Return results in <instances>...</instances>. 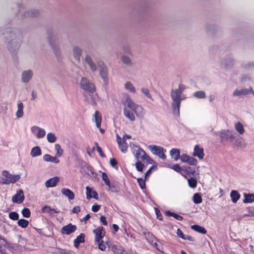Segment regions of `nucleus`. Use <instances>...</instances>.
<instances>
[{
    "mask_svg": "<svg viewBox=\"0 0 254 254\" xmlns=\"http://www.w3.org/2000/svg\"><path fill=\"white\" fill-rule=\"evenodd\" d=\"M1 34L7 42L9 51H15L19 48L22 41V36L18 29L7 27L1 32Z\"/></svg>",
    "mask_w": 254,
    "mask_h": 254,
    "instance_id": "1",
    "label": "nucleus"
},
{
    "mask_svg": "<svg viewBox=\"0 0 254 254\" xmlns=\"http://www.w3.org/2000/svg\"><path fill=\"white\" fill-rule=\"evenodd\" d=\"M41 154V149L38 146L33 147L30 152V155L33 157L40 156Z\"/></svg>",
    "mask_w": 254,
    "mask_h": 254,
    "instance_id": "31",
    "label": "nucleus"
},
{
    "mask_svg": "<svg viewBox=\"0 0 254 254\" xmlns=\"http://www.w3.org/2000/svg\"><path fill=\"white\" fill-rule=\"evenodd\" d=\"M119 148L122 152H126L127 149V144L125 140H123V142L121 144H118Z\"/></svg>",
    "mask_w": 254,
    "mask_h": 254,
    "instance_id": "49",
    "label": "nucleus"
},
{
    "mask_svg": "<svg viewBox=\"0 0 254 254\" xmlns=\"http://www.w3.org/2000/svg\"><path fill=\"white\" fill-rule=\"evenodd\" d=\"M171 169L178 173H181L183 175L182 172H184V170H187V167L183 166V167H181L178 164H177L172 166Z\"/></svg>",
    "mask_w": 254,
    "mask_h": 254,
    "instance_id": "40",
    "label": "nucleus"
},
{
    "mask_svg": "<svg viewBox=\"0 0 254 254\" xmlns=\"http://www.w3.org/2000/svg\"><path fill=\"white\" fill-rule=\"evenodd\" d=\"M123 112L124 116L128 119L129 121L133 122L135 121V117L133 115V112L127 109L126 108H124L123 109Z\"/></svg>",
    "mask_w": 254,
    "mask_h": 254,
    "instance_id": "29",
    "label": "nucleus"
},
{
    "mask_svg": "<svg viewBox=\"0 0 254 254\" xmlns=\"http://www.w3.org/2000/svg\"><path fill=\"white\" fill-rule=\"evenodd\" d=\"M110 164L112 167L116 169H117L118 168V162L117 160L114 158L110 159Z\"/></svg>",
    "mask_w": 254,
    "mask_h": 254,
    "instance_id": "58",
    "label": "nucleus"
},
{
    "mask_svg": "<svg viewBox=\"0 0 254 254\" xmlns=\"http://www.w3.org/2000/svg\"><path fill=\"white\" fill-rule=\"evenodd\" d=\"M9 217L13 220H17L19 218V215L16 212L12 211L9 213Z\"/></svg>",
    "mask_w": 254,
    "mask_h": 254,
    "instance_id": "54",
    "label": "nucleus"
},
{
    "mask_svg": "<svg viewBox=\"0 0 254 254\" xmlns=\"http://www.w3.org/2000/svg\"><path fill=\"white\" fill-rule=\"evenodd\" d=\"M86 198L87 199H90V198H91L92 197V191L93 190H92V188L87 186L86 187Z\"/></svg>",
    "mask_w": 254,
    "mask_h": 254,
    "instance_id": "57",
    "label": "nucleus"
},
{
    "mask_svg": "<svg viewBox=\"0 0 254 254\" xmlns=\"http://www.w3.org/2000/svg\"><path fill=\"white\" fill-rule=\"evenodd\" d=\"M23 104L21 102L18 101L17 104V110L16 112V116L17 118H21L23 116Z\"/></svg>",
    "mask_w": 254,
    "mask_h": 254,
    "instance_id": "27",
    "label": "nucleus"
},
{
    "mask_svg": "<svg viewBox=\"0 0 254 254\" xmlns=\"http://www.w3.org/2000/svg\"><path fill=\"white\" fill-rule=\"evenodd\" d=\"M76 230V226L69 223L68 225L64 226L61 229V233L63 234L70 235Z\"/></svg>",
    "mask_w": 254,
    "mask_h": 254,
    "instance_id": "18",
    "label": "nucleus"
},
{
    "mask_svg": "<svg viewBox=\"0 0 254 254\" xmlns=\"http://www.w3.org/2000/svg\"><path fill=\"white\" fill-rule=\"evenodd\" d=\"M141 92L148 98L153 100L152 98L151 95L150 94L149 90L146 88H141Z\"/></svg>",
    "mask_w": 254,
    "mask_h": 254,
    "instance_id": "50",
    "label": "nucleus"
},
{
    "mask_svg": "<svg viewBox=\"0 0 254 254\" xmlns=\"http://www.w3.org/2000/svg\"><path fill=\"white\" fill-rule=\"evenodd\" d=\"M250 93H252L254 96V91L252 87H250L249 89L243 88L241 89H236L234 91L233 95L235 97L237 96L239 97H242L244 96L249 94Z\"/></svg>",
    "mask_w": 254,
    "mask_h": 254,
    "instance_id": "11",
    "label": "nucleus"
},
{
    "mask_svg": "<svg viewBox=\"0 0 254 254\" xmlns=\"http://www.w3.org/2000/svg\"><path fill=\"white\" fill-rule=\"evenodd\" d=\"M61 192L63 195L67 197L69 200H72L74 199V194L69 189L63 188L62 189Z\"/></svg>",
    "mask_w": 254,
    "mask_h": 254,
    "instance_id": "28",
    "label": "nucleus"
},
{
    "mask_svg": "<svg viewBox=\"0 0 254 254\" xmlns=\"http://www.w3.org/2000/svg\"><path fill=\"white\" fill-rule=\"evenodd\" d=\"M148 149L153 154L159 158L163 160L166 159V156L164 154V151L166 150L162 147L156 145H149Z\"/></svg>",
    "mask_w": 254,
    "mask_h": 254,
    "instance_id": "7",
    "label": "nucleus"
},
{
    "mask_svg": "<svg viewBox=\"0 0 254 254\" xmlns=\"http://www.w3.org/2000/svg\"><path fill=\"white\" fill-rule=\"evenodd\" d=\"M21 213L23 217L28 218L30 216V211L28 208H24L22 210Z\"/></svg>",
    "mask_w": 254,
    "mask_h": 254,
    "instance_id": "55",
    "label": "nucleus"
},
{
    "mask_svg": "<svg viewBox=\"0 0 254 254\" xmlns=\"http://www.w3.org/2000/svg\"><path fill=\"white\" fill-rule=\"evenodd\" d=\"M96 245L98 246V248L102 251H104L106 249V246L103 243H95Z\"/></svg>",
    "mask_w": 254,
    "mask_h": 254,
    "instance_id": "64",
    "label": "nucleus"
},
{
    "mask_svg": "<svg viewBox=\"0 0 254 254\" xmlns=\"http://www.w3.org/2000/svg\"><path fill=\"white\" fill-rule=\"evenodd\" d=\"M55 148L56 150V156L60 157L62 156L63 153V150L61 148V145L59 144H55Z\"/></svg>",
    "mask_w": 254,
    "mask_h": 254,
    "instance_id": "47",
    "label": "nucleus"
},
{
    "mask_svg": "<svg viewBox=\"0 0 254 254\" xmlns=\"http://www.w3.org/2000/svg\"><path fill=\"white\" fill-rule=\"evenodd\" d=\"M31 132L37 138H41L45 136L46 132L43 128L37 126H33L31 128Z\"/></svg>",
    "mask_w": 254,
    "mask_h": 254,
    "instance_id": "14",
    "label": "nucleus"
},
{
    "mask_svg": "<svg viewBox=\"0 0 254 254\" xmlns=\"http://www.w3.org/2000/svg\"><path fill=\"white\" fill-rule=\"evenodd\" d=\"M193 201L195 204H199L202 202V199L201 195L198 193H195L193 196Z\"/></svg>",
    "mask_w": 254,
    "mask_h": 254,
    "instance_id": "43",
    "label": "nucleus"
},
{
    "mask_svg": "<svg viewBox=\"0 0 254 254\" xmlns=\"http://www.w3.org/2000/svg\"><path fill=\"white\" fill-rule=\"evenodd\" d=\"M122 62L127 66H131L132 63L131 59L127 56L124 55L121 57Z\"/></svg>",
    "mask_w": 254,
    "mask_h": 254,
    "instance_id": "41",
    "label": "nucleus"
},
{
    "mask_svg": "<svg viewBox=\"0 0 254 254\" xmlns=\"http://www.w3.org/2000/svg\"><path fill=\"white\" fill-rule=\"evenodd\" d=\"M137 183L140 188L141 189H144L145 188V180H143L142 178H139L137 179Z\"/></svg>",
    "mask_w": 254,
    "mask_h": 254,
    "instance_id": "53",
    "label": "nucleus"
},
{
    "mask_svg": "<svg viewBox=\"0 0 254 254\" xmlns=\"http://www.w3.org/2000/svg\"><path fill=\"white\" fill-rule=\"evenodd\" d=\"M235 129L241 134L244 133L245 130L243 125L240 122L237 123L235 125Z\"/></svg>",
    "mask_w": 254,
    "mask_h": 254,
    "instance_id": "45",
    "label": "nucleus"
},
{
    "mask_svg": "<svg viewBox=\"0 0 254 254\" xmlns=\"http://www.w3.org/2000/svg\"><path fill=\"white\" fill-rule=\"evenodd\" d=\"M232 143L238 148L242 149L246 146V143H245V140L239 135H237L236 133H235L234 141Z\"/></svg>",
    "mask_w": 254,
    "mask_h": 254,
    "instance_id": "13",
    "label": "nucleus"
},
{
    "mask_svg": "<svg viewBox=\"0 0 254 254\" xmlns=\"http://www.w3.org/2000/svg\"><path fill=\"white\" fill-rule=\"evenodd\" d=\"M135 166L137 171L143 172V170L145 169L147 165H146V164H144L143 162L136 161L135 164Z\"/></svg>",
    "mask_w": 254,
    "mask_h": 254,
    "instance_id": "37",
    "label": "nucleus"
},
{
    "mask_svg": "<svg viewBox=\"0 0 254 254\" xmlns=\"http://www.w3.org/2000/svg\"><path fill=\"white\" fill-rule=\"evenodd\" d=\"M189 157V156H188V155H187L186 154H182L181 156H180V158L182 162H184V163H187V161H188V160Z\"/></svg>",
    "mask_w": 254,
    "mask_h": 254,
    "instance_id": "61",
    "label": "nucleus"
},
{
    "mask_svg": "<svg viewBox=\"0 0 254 254\" xmlns=\"http://www.w3.org/2000/svg\"><path fill=\"white\" fill-rule=\"evenodd\" d=\"M170 155L174 160L177 161L180 157V151L179 149H172L170 152Z\"/></svg>",
    "mask_w": 254,
    "mask_h": 254,
    "instance_id": "32",
    "label": "nucleus"
},
{
    "mask_svg": "<svg viewBox=\"0 0 254 254\" xmlns=\"http://www.w3.org/2000/svg\"><path fill=\"white\" fill-rule=\"evenodd\" d=\"M102 179L105 182V184H109V179H108V177L107 176V174L105 173V172H103L102 173Z\"/></svg>",
    "mask_w": 254,
    "mask_h": 254,
    "instance_id": "62",
    "label": "nucleus"
},
{
    "mask_svg": "<svg viewBox=\"0 0 254 254\" xmlns=\"http://www.w3.org/2000/svg\"><path fill=\"white\" fill-rule=\"evenodd\" d=\"M193 96L197 99H204L206 98L205 92L202 90H199L195 92Z\"/></svg>",
    "mask_w": 254,
    "mask_h": 254,
    "instance_id": "38",
    "label": "nucleus"
},
{
    "mask_svg": "<svg viewBox=\"0 0 254 254\" xmlns=\"http://www.w3.org/2000/svg\"><path fill=\"white\" fill-rule=\"evenodd\" d=\"M192 155L193 156L197 157L199 159H202L204 155L203 148L200 147L198 145H196Z\"/></svg>",
    "mask_w": 254,
    "mask_h": 254,
    "instance_id": "22",
    "label": "nucleus"
},
{
    "mask_svg": "<svg viewBox=\"0 0 254 254\" xmlns=\"http://www.w3.org/2000/svg\"><path fill=\"white\" fill-rule=\"evenodd\" d=\"M47 138L49 142L54 143L56 141L57 137L54 133L49 132L47 135Z\"/></svg>",
    "mask_w": 254,
    "mask_h": 254,
    "instance_id": "46",
    "label": "nucleus"
},
{
    "mask_svg": "<svg viewBox=\"0 0 254 254\" xmlns=\"http://www.w3.org/2000/svg\"><path fill=\"white\" fill-rule=\"evenodd\" d=\"M230 197L232 202L233 203H236L240 198V194L239 193L238 191L233 190L230 193Z\"/></svg>",
    "mask_w": 254,
    "mask_h": 254,
    "instance_id": "34",
    "label": "nucleus"
},
{
    "mask_svg": "<svg viewBox=\"0 0 254 254\" xmlns=\"http://www.w3.org/2000/svg\"><path fill=\"white\" fill-rule=\"evenodd\" d=\"M122 50L124 52L128 55H132V53L130 48V47L128 45H123L122 46Z\"/></svg>",
    "mask_w": 254,
    "mask_h": 254,
    "instance_id": "51",
    "label": "nucleus"
},
{
    "mask_svg": "<svg viewBox=\"0 0 254 254\" xmlns=\"http://www.w3.org/2000/svg\"><path fill=\"white\" fill-rule=\"evenodd\" d=\"M2 175L7 179L8 185L9 184H14L19 181L21 178L19 175H12L6 170L2 172Z\"/></svg>",
    "mask_w": 254,
    "mask_h": 254,
    "instance_id": "9",
    "label": "nucleus"
},
{
    "mask_svg": "<svg viewBox=\"0 0 254 254\" xmlns=\"http://www.w3.org/2000/svg\"><path fill=\"white\" fill-rule=\"evenodd\" d=\"M188 161H187V163H188L190 165L195 166L197 163V161L196 159L193 158L192 157H190L189 156L188 158Z\"/></svg>",
    "mask_w": 254,
    "mask_h": 254,
    "instance_id": "56",
    "label": "nucleus"
},
{
    "mask_svg": "<svg viewBox=\"0 0 254 254\" xmlns=\"http://www.w3.org/2000/svg\"><path fill=\"white\" fill-rule=\"evenodd\" d=\"M72 53L74 59L78 63H80L82 53V50L81 48L77 46H73L72 49Z\"/></svg>",
    "mask_w": 254,
    "mask_h": 254,
    "instance_id": "12",
    "label": "nucleus"
},
{
    "mask_svg": "<svg viewBox=\"0 0 254 254\" xmlns=\"http://www.w3.org/2000/svg\"><path fill=\"white\" fill-rule=\"evenodd\" d=\"M165 214L168 216H172L178 220L181 221L183 219V217L182 216L169 210L165 211Z\"/></svg>",
    "mask_w": 254,
    "mask_h": 254,
    "instance_id": "39",
    "label": "nucleus"
},
{
    "mask_svg": "<svg viewBox=\"0 0 254 254\" xmlns=\"http://www.w3.org/2000/svg\"><path fill=\"white\" fill-rule=\"evenodd\" d=\"M93 116H94V120L96 123V127L98 128L100 127L102 118H101V116L100 115V112L98 111H96Z\"/></svg>",
    "mask_w": 254,
    "mask_h": 254,
    "instance_id": "30",
    "label": "nucleus"
},
{
    "mask_svg": "<svg viewBox=\"0 0 254 254\" xmlns=\"http://www.w3.org/2000/svg\"><path fill=\"white\" fill-rule=\"evenodd\" d=\"M80 85L83 90L87 92L93 93L96 90L94 84L85 77L81 78Z\"/></svg>",
    "mask_w": 254,
    "mask_h": 254,
    "instance_id": "6",
    "label": "nucleus"
},
{
    "mask_svg": "<svg viewBox=\"0 0 254 254\" xmlns=\"http://www.w3.org/2000/svg\"><path fill=\"white\" fill-rule=\"evenodd\" d=\"M84 238H85V235L83 233L80 234L73 241L74 246L76 248H78L79 244L80 243H82L85 242Z\"/></svg>",
    "mask_w": 254,
    "mask_h": 254,
    "instance_id": "25",
    "label": "nucleus"
},
{
    "mask_svg": "<svg viewBox=\"0 0 254 254\" xmlns=\"http://www.w3.org/2000/svg\"><path fill=\"white\" fill-rule=\"evenodd\" d=\"M125 97V101L122 102L123 105L131 109L137 117L142 118L144 115L143 108L135 104L127 94L126 95Z\"/></svg>",
    "mask_w": 254,
    "mask_h": 254,
    "instance_id": "3",
    "label": "nucleus"
},
{
    "mask_svg": "<svg viewBox=\"0 0 254 254\" xmlns=\"http://www.w3.org/2000/svg\"><path fill=\"white\" fill-rule=\"evenodd\" d=\"M234 64V61L231 57H228L227 58L223 60L221 63L222 67L225 69L231 68Z\"/></svg>",
    "mask_w": 254,
    "mask_h": 254,
    "instance_id": "21",
    "label": "nucleus"
},
{
    "mask_svg": "<svg viewBox=\"0 0 254 254\" xmlns=\"http://www.w3.org/2000/svg\"><path fill=\"white\" fill-rule=\"evenodd\" d=\"M108 187V190L114 192H118L120 191V187L117 183L114 181H109V184H105Z\"/></svg>",
    "mask_w": 254,
    "mask_h": 254,
    "instance_id": "24",
    "label": "nucleus"
},
{
    "mask_svg": "<svg viewBox=\"0 0 254 254\" xmlns=\"http://www.w3.org/2000/svg\"><path fill=\"white\" fill-rule=\"evenodd\" d=\"M57 157V156L52 157L50 154H47L43 156V160L46 162H50L57 164L60 162Z\"/></svg>",
    "mask_w": 254,
    "mask_h": 254,
    "instance_id": "26",
    "label": "nucleus"
},
{
    "mask_svg": "<svg viewBox=\"0 0 254 254\" xmlns=\"http://www.w3.org/2000/svg\"><path fill=\"white\" fill-rule=\"evenodd\" d=\"M244 197H245L243 200L244 203H252L254 201V194L244 193Z\"/></svg>",
    "mask_w": 254,
    "mask_h": 254,
    "instance_id": "33",
    "label": "nucleus"
},
{
    "mask_svg": "<svg viewBox=\"0 0 254 254\" xmlns=\"http://www.w3.org/2000/svg\"><path fill=\"white\" fill-rule=\"evenodd\" d=\"M157 169V167L155 165H153L150 167V168L145 173V180H146L147 177L150 175L153 169Z\"/></svg>",
    "mask_w": 254,
    "mask_h": 254,
    "instance_id": "60",
    "label": "nucleus"
},
{
    "mask_svg": "<svg viewBox=\"0 0 254 254\" xmlns=\"http://www.w3.org/2000/svg\"><path fill=\"white\" fill-rule=\"evenodd\" d=\"M39 14L40 11L38 9H31L24 11L22 14V17L23 18L36 17L38 16Z\"/></svg>",
    "mask_w": 254,
    "mask_h": 254,
    "instance_id": "19",
    "label": "nucleus"
},
{
    "mask_svg": "<svg viewBox=\"0 0 254 254\" xmlns=\"http://www.w3.org/2000/svg\"><path fill=\"white\" fill-rule=\"evenodd\" d=\"M98 66L100 67V74L104 81L106 83L108 81V70L107 67L103 63H99Z\"/></svg>",
    "mask_w": 254,
    "mask_h": 254,
    "instance_id": "16",
    "label": "nucleus"
},
{
    "mask_svg": "<svg viewBox=\"0 0 254 254\" xmlns=\"http://www.w3.org/2000/svg\"><path fill=\"white\" fill-rule=\"evenodd\" d=\"M33 75V71L31 70H24L22 72L21 81L24 83H28L32 78Z\"/></svg>",
    "mask_w": 254,
    "mask_h": 254,
    "instance_id": "17",
    "label": "nucleus"
},
{
    "mask_svg": "<svg viewBox=\"0 0 254 254\" xmlns=\"http://www.w3.org/2000/svg\"><path fill=\"white\" fill-rule=\"evenodd\" d=\"M48 35L49 44H50L52 49H53L56 56L57 58H60L61 57L60 50L59 46L55 44L53 42V38L54 37V36L52 32L49 31L48 32Z\"/></svg>",
    "mask_w": 254,
    "mask_h": 254,
    "instance_id": "8",
    "label": "nucleus"
},
{
    "mask_svg": "<svg viewBox=\"0 0 254 254\" xmlns=\"http://www.w3.org/2000/svg\"><path fill=\"white\" fill-rule=\"evenodd\" d=\"M93 233L95 234V243H103V238L105 235V231L104 228L102 226L99 227L96 229L93 230Z\"/></svg>",
    "mask_w": 254,
    "mask_h": 254,
    "instance_id": "10",
    "label": "nucleus"
},
{
    "mask_svg": "<svg viewBox=\"0 0 254 254\" xmlns=\"http://www.w3.org/2000/svg\"><path fill=\"white\" fill-rule=\"evenodd\" d=\"M130 147L131 152L135 157L136 161L143 162L144 164H146V165L154 163L153 160L140 147L133 144L130 146Z\"/></svg>",
    "mask_w": 254,
    "mask_h": 254,
    "instance_id": "2",
    "label": "nucleus"
},
{
    "mask_svg": "<svg viewBox=\"0 0 254 254\" xmlns=\"http://www.w3.org/2000/svg\"><path fill=\"white\" fill-rule=\"evenodd\" d=\"M185 85L182 84H180L179 85V87H178V88L176 89V90H174V91H175V92H177L181 95L182 92H183V91L185 90Z\"/></svg>",
    "mask_w": 254,
    "mask_h": 254,
    "instance_id": "59",
    "label": "nucleus"
},
{
    "mask_svg": "<svg viewBox=\"0 0 254 254\" xmlns=\"http://www.w3.org/2000/svg\"><path fill=\"white\" fill-rule=\"evenodd\" d=\"M28 224L29 222L24 219H20L18 220L17 222V224L18 225V226H20L23 228L27 227Z\"/></svg>",
    "mask_w": 254,
    "mask_h": 254,
    "instance_id": "48",
    "label": "nucleus"
},
{
    "mask_svg": "<svg viewBox=\"0 0 254 254\" xmlns=\"http://www.w3.org/2000/svg\"><path fill=\"white\" fill-rule=\"evenodd\" d=\"M188 182L190 188L194 189L196 187L197 181L195 179L191 177L188 179Z\"/></svg>",
    "mask_w": 254,
    "mask_h": 254,
    "instance_id": "44",
    "label": "nucleus"
},
{
    "mask_svg": "<svg viewBox=\"0 0 254 254\" xmlns=\"http://www.w3.org/2000/svg\"><path fill=\"white\" fill-rule=\"evenodd\" d=\"M186 174H190L192 176H194L195 173V170H190V167H187V170H184V172Z\"/></svg>",
    "mask_w": 254,
    "mask_h": 254,
    "instance_id": "63",
    "label": "nucleus"
},
{
    "mask_svg": "<svg viewBox=\"0 0 254 254\" xmlns=\"http://www.w3.org/2000/svg\"><path fill=\"white\" fill-rule=\"evenodd\" d=\"M171 98L172 100L171 104L173 113L178 116H180V108L181 102L182 100L181 98V95L174 91V89H172L170 93Z\"/></svg>",
    "mask_w": 254,
    "mask_h": 254,
    "instance_id": "4",
    "label": "nucleus"
},
{
    "mask_svg": "<svg viewBox=\"0 0 254 254\" xmlns=\"http://www.w3.org/2000/svg\"><path fill=\"white\" fill-rule=\"evenodd\" d=\"M191 229L201 234H204L206 233V230H205V229L203 227L200 226L198 225H191Z\"/></svg>",
    "mask_w": 254,
    "mask_h": 254,
    "instance_id": "36",
    "label": "nucleus"
},
{
    "mask_svg": "<svg viewBox=\"0 0 254 254\" xmlns=\"http://www.w3.org/2000/svg\"><path fill=\"white\" fill-rule=\"evenodd\" d=\"M60 179L58 177H53L45 182V186L47 188H51L55 187L59 182Z\"/></svg>",
    "mask_w": 254,
    "mask_h": 254,
    "instance_id": "23",
    "label": "nucleus"
},
{
    "mask_svg": "<svg viewBox=\"0 0 254 254\" xmlns=\"http://www.w3.org/2000/svg\"><path fill=\"white\" fill-rule=\"evenodd\" d=\"M94 145L96 147V150L97 152L99 153L100 156L104 158L106 157L105 155L103 153L102 148L99 146L98 143L97 142H94Z\"/></svg>",
    "mask_w": 254,
    "mask_h": 254,
    "instance_id": "52",
    "label": "nucleus"
},
{
    "mask_svg": "<svg viewBox=\"0 0 254 254\" xmlns=\"http://www.w3.org/2000/svg\"><path fill=\"white\" fill-rule=\"evenodd\" d=\"M42 211L44 213H47L51 215L53 214L54 213H60V211L57 210L54 208H51L50 206H48V205L44 206L42 208Z\"/></svg>",
    "mask_w": 254,
    "mask_h": 254,
    "instance_id": "35",
    "label": "nucleus"
},
{
    "mask_svg": "<svg viewBox=\"0 0 254 254\" xmlns=\"http://www.w3.org/2000/svg\"><path fill=\"white\" fill-rule=\"evenodd\" d=\"M84 61L88 65L91 70L93 72L97 70V67L96 64L93 61L92 58L89 55H86L85 57Z\"/></svg>",
    "mask_w": 254,
    "mask_h": 254,
    "instance_id": "20",
    "label": "nucleus"
},
{
    "mask_svg": "<svg viewBox=\"0 0 254 254\" xmlns=\"http://www.w3.org/2000/svg\"><path fill=\"white\" fill-rule=\"evenodd\" d=\"M125 88H126V89L128 90L130 92L133 93H135L136 90L135 87L132 85V84L129 81H127L125 83Z\"/></svg>",
    "mask_w": 254,
    "mask_h": 254,
    "instance_id": "42",
    "label": "nucleus"
},
{
    "mask_svg": "<svg viewBox=\"0 0 254 254\" xmlns=\"http://www.w3.org/2000/svg\"><path fill=\"white\" fill-rule=\"evenodd\" d=\"M215 134L219 135L220 138L221 142L223 144H225L228 140H229L230 142L234 141L235 132L232 130L224 129L215 133Z\"/></svg>",
    "mask_w": 254,
    "mask_h": 254,
    "instance_id": "5",
    "label": "nucleus"
},
{
    "mask_svg": "<svg viewBox=\"0 0 254 254\" xmlns=\"http://www.w3.org/2000/svg\"><path fill=\"white\" fill-rule=\"evenodd\" d=\"M24 198L23 191L22 190H20L12 196V201L14 203L20 204L23 202Z\"/></svg>",
    "mask_w": 254,
    "mask_h": 254,
    "instance_id": "15",
    "label": "nucleus"
}]
</instances>
